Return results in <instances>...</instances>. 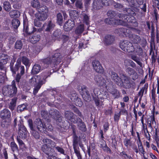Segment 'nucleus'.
I'll return each instance as SVG.
<instances>
[{
  "mask_svg": "<svg viewBox=\"0 0 159 159\" xmlns=\"http://www.w3.org/2000/svg\"><path fill=\"white\" fill-rule=\"evenodd\" d=\"M130 4L136 7H139V5L143 3V0H127Z\"/></svg>",
  "mask_w": 159,
  "mask_h": 159,
  "instance_id": "21",
  "label": "nucleus"
},
{
  "mask_svg": "<svg viewBox=\"0 0 159 159\" xmlns=\"http://www.w3.org/2000/svg\"><path fill=\"white\" fill-rule=\"evenodd\" d=\"M148 123L149 124V126L151 127L152 125L154 123H155V117L154 114H153L152 117L151 118V121H148Z\"/></svg>",
  "mask_w": 159,
  "mask_h": 159,
  "instance_id": "50",
  "label": "nucleus"
},
{
  "mask_svg": "<svg viewBox=\"0 0 159 159\" xmlns=\"http://www.w3.org/2000/svg\"><path fill=\"white\" fill-rule=\"evenodd\" d=\"M22 62L24 65L26 67L29 66L30 65V62L29 59L26 57H23L22 58Z\"/></svg>",
  "mask_w": 159,
  "mask_h": 159,
  "instance_id": "43",
  "label": "nucleus"
},
{
  "mask_svg": "<svg viewBox=\"0 0 159 159\" xmlns=\"http://www.w3.org/2000/svg\"><path fill=\"white\" fill-rule=\"evenodd\" d=\"M61 58L60 54L59 53H56L52 57H48L43 59L42 61L47 65L50 64L52 62L55 64H57L61 62Z\"/></svg>",
  "mask_w": 159,
  "mask_h": 159,
  "instance_id": "6",
  "label": "nucleus"
},
{
  "mask_svg": "<svg viewBox=\"0 0 159 159\" xmlns=\"http://www.w3.org/2000/svg\"><path fill=\"white\" fill-rule=\"evenodd\" d=\"M19 69L20 73L19 74L21 75H23L25 73V68L23 66H20L19 68Z\"/></svg>",
  "mask_w": 159,
  "mask_h": 159,
  "instance_id": "53",
  "label": "nucleus"
},
{
  "mask_svg": "<svg viewBox=\"0 0 159 159\" xmlns=\"http://www.w3.org/2000/svg\"><path fill=\"white\" fill-rule=\"evenodd\" d=\"M102 7V3L99 0H95L93 3V8L94 10L100 9Z\"/></svg>",
  "mask_w": 159,
  "mask_h": 159,
  "instance_id": "24",
  "label": "nucleus"
},
{
  "mask_svg": "<svg viewBox=\"0 0 159 159\" xmlns=\"http://www.w3.org/2000/svg\"><path fill=\"white\" fill-rule=\"evenodd\" d=\"M137 143L138 147V149L139 153H141V154L143 155L144 158H145L144 156L145 151L143 148L142 143L140 139V138H138V140H137Z\"/></svg>",
  "mask_w": 159,
  "mask_h": 159,
  "instance_id": "22",
  "label": "nucleus"
},
{
  "mask_svg": "<svg viewBox=\"0 0 159 159\" xmlns=\"http://www.w3.org/2000/svg\"><path fill=\"white\" fill-rule=\"evenodd\" d=\"M146 5L145 3H143L141 5H139V7L140 8L142 9L145 12L146 11Z\"/></svg>",
  "mask_w": 159,
  "mask_h": 159,
  "instance_id": "61",
  "label": "nucleus"
},
{
  "mask_svg": "<svg viewBox=\"0 0 159 159\" xmlns=\"http://www.w3.org/2000/svg\"><path fill=\"white\" fill-rule=\"evenodd\" d=\"M49 115L51 117L56 120L57 124L61 127L62 122L59 112L56 110L52 109L49 111Z\"/></svg>",
  "mask_w": 159,
  "mask_h": 159,
  "instance_id": "9",
  "label": "nucleus"
},
{
  "mask_svg": "<svg viewBox=\"0 0 159 159\" xmlns=\"http://www.w3.org/2000/svg\"><path fill=\"white\" fill-rule=\"evenodd\" d=\"M70 97L72 101L74 102H75V101L78 98V97L75 93H74L71 95Z\"/></svg>",
  "mask_w": 159,
  "mask_h": 159,
  "instance_id": "57",
  "label": "nucleus"
},
{
  "mask_svg": "<svg viewBox=\"0 0 159 159\" xmlns=\"http://www.w3.org/2000/svg\"><path fill=\"white\" fill-rule=\"evenodd\" d=\"M17 108L18 111L21 112L26 109V106L24 104L18 106Z\"/></svg>",
  "mask_w": 159,
  "mask_h": 159,
  "instance_id": "47",
  "label": "nucleus"
},
{
  "mask_svg": "<svg viewBox=\"0 0 159 159\" xmlns=\"http://www.w3.org/2000/svg\"><path fill=\"white\" fill-rule=\"evenodd\" d=\"M75 25V24L74 21L69 20L65 24L64 28L65 31H68L71 30Z\"/></svg>",
  "mask_w": 159,
  "mask_h": 159,
  "instance_id": "17",
  "label": "nucleus"
},
{
  "mask_svg": "<svg viewBox=\"0 0 159 159\" xmlns=\"http://www.w3.org/2000/svg\"><path fill=\"white\" fill-rule=\"evenodd\" d=\"M40 39V36L39 35L34 34L30 39L31 42L33 43H35L39 41Z\"/></svg>",
  "mask_w": 159,
  "mask_h": 159,
  "instance_id": "33",
  "label": "nucleus"
},
{
  "mask_svg": "<svg viewBox=\"0 0 159 159\" xmlns=\"http://www.w3.org/2000/svg\"><path fill=\"white\" fill-rule=\"evenodd\" d=\"M114 41V37L113 36L110 35L105 36L104 41L107 45H110Z\"/></svg>",
  "mask_w": 159,
  "mask_h": 159,
  "instance_id": "19",
  "label": "nucleus"
},
{
  "mask_svg": "<svg viewBox=\"0 0 159 159\" xmlns=\"http://www.w3.org/2000/svg\"><path fill=\"white\" fill-rule=\"evenodd\" d=\"M52 147L51 146L43 145L42 146L41 149L47 155H49L52 152Z\"/></svg>",
  "mask_w": 159,
  "mask_h": 159,
  "instance_id": "23",
  "label": "nucleus"
},
{
  "mask_svg": "<svg viewBox=\"0 0 159 159\" xmlns=\"http://www.w3.org/2000/svg\"><path fill=\"white\" fill-rule=\"evenodd\" d=\"M16 99L14 98L12 99L9 105V108L11 110L14 109L15 106Z\"/></svg>",
  "mask_w": 159,
  "mask_h": 159,
  "instance_id": "41",
  "label": "nucleus"
},
{
  "mask_svg": "<svg viewBox=\"0 0 159 159\" xmlns=\"http://www.w3.org/2000/svg\"><path fill=\"white\" fill-rule=\"evenodd\" d=\"M126 71L128 73V74L131 76L132 74L134 73L135 71L134 69L131 68H128L126 69Z\"/></svg>",
  "mask_w": 159,
  "mask_h": 159,
  "instance_id": "56",
  "label": "nucleus"
},
{
  "mask_svg": "<svg viewBox=\"0 0 159 159\" xmlns=\"http://www.w3.org/2000/svg\"><path fill=\"white\" fill-rule=\"evenodd\" d=\"M126 62H128L129 63V64L128 65L129 66L130 65L133 68H134L136 66L135 64L131 60H127Z\"/></svg>",
  "mask_w": 159,
  "mask_h": 159,
  "instance_id": "60",
  "label": "nucleus"
},
{
  "mask_svg": "<svg viewBox=\"0 0 159 159\" xmlns=\"http://www.w3.org/2000/svg\"><path fill=\"white\" fill-rule=\"evenodd\" d=\"M92 66L94 70L97 73L102 74L104 70L100 62L97 60H94L92 62Z\"/></svg>",
  "mask_w": 159,
  "mask_h": 159,
  "instance_id": "14",
  "label": "nucleus"
},
{
  "mask_svg": "<svg viewBox=\"0 0 159 159\" xmlns=\"http://www.w3.org/2000/svg\"><path fill=\"white\" fill-rule=\"evenodd\" d=\"M77 120H79L78 126H79V129L82 131H85L86 130V126L84 123L80 121V118L77 119Z\"/></svg>",
  "mask_w": 159,
  "mask_h": 159,
  "instance_id": "37",
  "label": "nucleus"
},
{
  "mask_svg": "<svg viewBox=\"0 0 159 159\" xmlns=\"http://www.w3.org/2000/svg\"><path fill=\"white\" fill-rule=\"evenodd\" d=\"M115 12L113 11H109L107 12V16L109 17L105 20V22L109 25H125L127 22H132L131 20L132 18H130L129 15L123 16L121 14H119L118 16L119 18L118 20H116L113 18Z\"/></svg>",
  "mask_w": 159,
  "mask_h": 159,
  "instance_id": "1",
  "label": "nucleus"
},
{
  "mask_svg": "<svg viewBox=\"0 0 159 159\" xmlns=\"http://www.w3.org/2000/svg\"><path fill=\"white\" fill-rule=\"evenodd\" d=\"M22 75H21L19 73L16 75V80L17 82H19L20 80V79Z\"/></svg>",
  "mask_w": 159,
  "mask_h": 159,
  "instance_id": "64",
  "label": "nucleus"
},
{
  "mask_svg": "<svg viewBox=\"0 0 159 159\" xmlns=\"http://www.w3.org/2000/svg\"><path fill=\"white\" fill-rule=\"evenodd\" d=\"M6 78L5 74L0 73V85L4 82Z\"/></svg>",
  "mask_w": 159,
  "mask_h": 159,
  "instance_id": "45",
  "label": "nucleus"
},
{
  "mask_svg": "<svg viewBox=\"0 0 159 159\" xmlns=\"http://www.w3.org/2000/svg\"><path fill=\"white\" fill-rule=\"evenodd\" d=\"M10 15L11 18H17L20 15V12L17 10L11 11L9 13Z\"/></svg>",
  "mask_w": 159,
  "mask_h": 159,
  "instance_id": "27",
  "label": "nucleus"
},
{
  "mask_svg": "<svg viewBox=\"0 0 159 159\" xmlns=\"http://www.w3.org/2000/svg\"><path fill=\"white\" fill-rule=\"evenodd\" d=\"M70 16L71 18H74V19L78 17L79 14L78 12L74 10H70L69 11Z\"/></svg>",
  "mask_w": 159,
  "mask_h": 159,
  "instance_id": "35",
  "label": "nucleus"
},
{
  "mask_svg": "<svg viewBox=\"0 0 159 159\" xmlns=\"http://www.w3.org/2000/svg\"><path fill=\"white\" fill-rule=\"evenodd\" d=\"M11 147L13 152L17 150V146L14 142H12L11 143Z\"/></svg>",
  "mask_w": 159,
  "mask_h": 159,
  "instance_id": "49",
  "label": "nucleus"
},
{
  "mask_svg": "<svg viewBox=\"0 0 159 159\" xmlns=\"http://www.w3.org/2000/svg\"><path fill=\"white\" fill-rule=\"evenodd\" d=\"M54 146V147H52L54 148L55 150H56L58 152H60L61 154L64 155L65 154V151L62 148L59 146H56V143H55Z\"/></svg>",
  "mask_w": 159,
  "mask_h": 159,
  "instance_id": "36",
  "label": "nucleus"
},
{
  "mask_svg": "<svg viewBox=\"0 0 159 159\" xmlns=\"http://www.w3.org/2000/svg\"><path fill=\"white\" fill-rule=\"evenodd\" d=\"M41 69V67L39 65H34L33 67L32 70V72L34 74H36L39 72Z\"/></svg>",
  "mask_w": 159,
  "mask_h": 159,
  "instance_id": "34",
  "label": "nucleus"
},
{
  "mask_svg": "<svg viewBox=\"0 0 159 159\" xmlns=\"http://www.w3.org/2000/svg\"><path fill=\"white\" fill-rule=\"evenodd\" d=\"M15 61H12L10 64V68L11 71L14 74L16 73V71L19 70V68L21 64V60L18 59L16 64L14 66Z\"/></svg>",
  "mask_w": 159,
  "mask_h": 159,
  "instance_id": "15",
  "label": "nucleus"
},
{
  "mask_svg": "<svg viewBox=\"0 0 159 159\" xmlns=\"http://www.w3.org/2000/svg\"><path fill=\"white\" fill-rule=\"evenodd\" d=\"M74 102L77 106L80 107L82 105V103L80 98H78Z\"/></svg>",
  "mask_w": 159,
  "mask_h": 159,
  "instance_id": "54",
  "label": "nucleus"
},
{
  "mask_svg": "<svg viewBox=\"0 0 159 159\" xmlns=\"http://www.w3.org/2000/svg\"><path fill=\"white\" fill-rule=\"evenodd\" d=\"M19 137L22 139H25L27 135V131L25 127L23 125L19 126Z\"/></svg>",
  "mask_w": 159,
  "mask_h": 159,
  "instance_id": "16",
  "label": "nucleus"
},
{
  "mask_svg": "<svg viewBox=\"0 0 159 159\" xmlns=\"http://www.w3.org/2000/svg\"><path fill=\"white\" fill-rule=\"evenodd\" d=\"M28 122L29 126L31 130L30 132L32 135L35 139H39L40 137L39 133L36 131V129L33 127V125L32 120L29 119L28 120Z\"/></svg>",
  "mask_w": 159,
  "mask_h": 159,
  "instance_id": "12",
  "label": "nucleus"
},
{
  "mask_svg": "<svg viewBox=\"0 0 159 159\" xmlns=\"http://www.w3.org/2000/svg\"><path fill=\"white\" fill-rule=\"evenodd\" d=\"M22 43L20 41H17L15 44V48L16 49H20L22 48Z\"/></svg>",
  "mask_w": 159,
  "mask_h": 159,
  "instance_id": "46",
  "label": "nucleus"
},
{
  "mask_svg": "<svg viewBox=\"0 0 159 159\" xmlns=\"http://www.w3.org/2000/svg\"><path fill=\"white\" fill-rule=\"evenodd\" d=\"M111 77L113 80L118 85H119L120 83L121 82V80H123L122 77L121 79L119 77L117 74L115 72H112L111 73Z\"/></svg>",
  "mask_w": 159,
  "mask_h": 159,
  "instance_id": "20",
  "label": "nucleus"
},
{
  "mask_svg": "<svg viewBox=\"0 0 159 159\" xmlns=\"http://www.w3.org/2000/svg\"><path fill=\"white\" fill-rule=\"evenodd\" d=\"M78 89L83 98L86 101L89 102L91 100L90 95L87 90V88L85 86H79Z\"/></svg>",
  "mask_w": 159,
  "mask_h": 159,
  "instance_id": "10",
  "label": "nucleus"
},
{
  "mask_svg": "<svg viewBox=\"0 0 159 159\" xmlns=\"http://www.w3.org/2000/svg\"><path fill=\"white\" fill-rule=\"evenodd\" d=\"M81 17L83 19V21L86 24H88L89 22V17L85 13L84 11L82 12L81 15Z\"/></svg>",
  "mask_w": 159,
  "mask_h": 159,
  "instance_id": "32",
  "label": "nucleus"
},
{
  "mask_svg": "<svg viewBox=\"0 0 159 159\" xmlns=\"http://www.w3.org/2000/svg\"><path fill=\"white\" fill-rule=\"evenodd\" d=\"M84 25L81 24L78 26L75 30V33L77 34H81L84 30Z\"/></svg>",
  "mask_w": 159,
  "mask_h": 159,
  "instance_id": "29",
  "label": "nucleus"
},
{
  "mask_svg": "<svg viewBox=\"0 0 159 159\" xmlns=\"http://www.w3.org/2000/svg\"><path fill=\"white\" fill-rule=\"evenodd\" d=\"M98 144L100 147H105L106 146L105 141L102 139H101L99 142Z\"/></svg>",
  "mask_w": 159,
  "mask_h": 159,
  "instance_id": "51",
  "label": "nucleus"
},
{
  "mask_svg": "<svg viewBox=\"0 0 159 159\" xmlns=\"http://www.w3.org/2000/svg\"><path fill=\"white\" fill-rule=\"evenodd\" d=\"M114 6L115 8L117 9V10L120 11L121 9L123 7L122 5L117 2H115L114 4Z\"/></svg>",
  "mask_w": 159,
  "mask_h": 159,
  "instance_id": "48",
  "label": "nucleus"
},
{
  "mask_svg": "<svg viewBox=\"0 0 159 159\" xmlns=\"http://www.w3.org/2000/svg\"><path fill=\"white\" fill-rule=\"evenodd\" d=\"M57 22L60 25H61L63 23V17L60 13H58L57 15Z\"/></svg>",
  "mask_w": 159,
  "mask_h": 159,
  "instance_id": "42",
  "label": "nucleus"
},
{
  "mask_svg": "<svg viewBox=\"0 0 159 159\" xmlns=\"http://www.w3.org/2000/svg\"><path fill=\"white\" fill-rule=\"evenodd\" d=\"M37 11L38 12L35 14L36 19L42 21L47 19L48 15V9L46 6H43L38 8Z\"/></svg>",
  "mask_w": 159,
  "mask_h": 159,
  "instance_id": "4",
  "label": "nucleus"
},
{
  "mask_svg": "<svg viewBox=\"0 0 159 159\" xmlns=\"http://www.w3.org/2000/svg\"><path fill=\"white\" fill-rule=\"evenodd\" d=\"M102 5L108 6L111 1V0H101Z\"/></svg>",
  "mask_w": 159,
  "mask_h": 159,
  "instance_id": "58",
  "label": "nucleus"
},
{
  "mask_svg": "<svg viewBox=\"0 0 159 159\" xmlns=\"http://www.w3.org/2000/svg\"><path fill=\"white\" fill-rule=\"evenodd\" d=\"M95 81L97 84L99 86H104L108 89L111 87V83L110 82L109 80L108 79L106 80L101 76H96Z\"/></svg>",
  "mask_w": 159,
  "mask_h": 159,
  "instance_id": "7",
  "label": "nucleus"
},
{
  "mask_svg": "<svg viewBox=\"0 0 159 159\" xmlns=\"http://www.w3.org/2000/svg\"><path fill=\"white\" fill-rule=\"evenodd\" d=\"M46 77V76H43L42 75H35L29 80V82L31 85H34L37 84L34 89L33 93L34 95L37 93L42 85L45 83V79Z\"/></svg>",
  "mask_w": 159,
  "mask_h": 159,
  "instance_id": "2",
  "label": "nucleus"
},
{
  "mask_svg": "<svg viewBox=\"0 0 159 159\" xmlns=\"http://www.w3.org/2000/svg\"><path fill=\"white\" fill-rule=\"evenodd\" d=\"M33 125V127L39 131L41 132H45V127L40 119H36Z\"/></svg>",
  "mask_w": 159,
  "mask_h": 159,
  "instance_id": "13",
  "label": "nucleus"
},
{
  "mask_svg": "<svg viewBox=\"0 0 159 159\" xmlns=\"http://www.w3.org/2000/svg\"><path fill=\"white\" fill-rule=\"evenodd\" d=\"M32 6L34 8L37 9V11L38 8L41 7L42 6H41L38 0H33L31 2Z\"/></svg>",
  "mask_w": 159,
  "mask_h": 159,
  "instance_id": "28",
  "label": "nucleus"
},
{
  "mask_svg": "<svg viewBox=\"0 0 159 159\" xmlns=\"http://www.w3.org/2000/svg\"><path fill=\"white\" fill-rule=\"evenodd\" d=\"M3 8L4 10L7 11H9L11 8V6L9 2L6 1L3 3Z\"/></svg>",
  "mask_w": 159,
  "mask_h": 159,
  "instance_id": "39",
  "label": "nucleus"
},
{
  "mask_svg": "<svg viewBox=\"0 0 159 159\" xmlns=\"http://www.w3.org/2000/svg\"><path fill=\"white\" fill-rule=\"evenodd\" d=\"M65 113L66 117L70 121L75 123L77 122L75 120L76 116L72 112L69 111H66Z\"/></svg>",
  "mask_w": 159,
  "mask_h": 159,
  "instance_id": "18",
  "label": "nucleus"
},
{
  "mask_svg": "<svg viewBox=\"0 0 159 159\" xmlns=\"http://www.w3.org/2000/svg\"><path fill=\"white\" fill-rule=\"evenodd\" d=\"M75 142L74 141L73 144V148L74 150V152L76 154L78 159H82L79 150V148H78L76 147L75 144Z\"/></svg>",
  "mask_w": 159,
  "mask_h": 159,
  "instance_id": "30",
  "label": "nucleus"
},
{
  "mask_svg": "<svg viewBox=\"0 0 159 159\" xmlns=\"http://www.w3.org/2000/svg\"><path fill=\"white\" fill-rule=\"evenodd\" d=\"M45 127V130L47 129L48 130L51 131L53 129V127L50 124H48L44 126Z\"/></svg>",
  "mask_w": 159,
  "mask_h": 159,
  "instance_id": "59",
  "label": "nucleus"
},
{
  "mask_svg": "<svg viewBox=\"0 0 159 159\" xmlns=\"http://www.w3.org/2000/svg\"><path fill=\"white\" fill-rule=\"evenodd\" d=\"M40 20H39L37 19H35L34 22V25L38 27L40 26L41 25V23L40 22Z\"/></svg>",
  "mask_w": 159,
  "mask_h": 159,
  "instance_id": "55",
  "label": "nucleus"
},
{
  "mask_svg": "<svg viewBox=\"0 0 159 159\" xmlns=\"http://www.w3.org/2000/svg\"><path fill=\"white\" fill-rule=\"evenodd\" d=\"M61 34V31L60 30H57L53 33V36L57 38H60Z\"/></svg>",
  "mask_w": 159,
  "mask_h": 159,
  "instance_id": "44",
  "label": "nucleus"
},
{
  "mask_svg": "<svg viewBox=\"0 0 159 159\" xmlns=\"http://www.w3.org/2000/svg\"><path fill=\"white\" fill-rule=\"evenodd\" d=\"M131 41L134 43H139L141 40L140 37L137 35H134L131 38Z\"/></svg>",
  "mask_w": 159,
  "mask_h": 159,
  "instance_id": "31",
  "label": "nucleus"
},
{
  "mask_svg": "<svg viewBox=\"0 0 159 159\" xmlns=\"http://www.w3.org/2000/svg\"><path fill=\"white\" fill-rule=\"evenodd\" d=\"M130 141L129 139H125L124 142L125 145L126 147L128 146L129 145V144L130 143Z\"/></svg>",
  "mask_w": 159,
  "mask_h": 159,
  "instance_id": "63",
  "label": "nucleus"
},
{
  "mask_svg": "<svg viewBox=\"0 0 159 159\" xmlns=\"http://www.w3.org/2000/svg\"><path fill=\"white\" fill-rule=\"evenodd\" d=\"M43 142L44 144L43 145L51 146V147H54L55 142L52 140L47 139H43Z\"/></svg>",
  "mask_w": 159,
  "mask_h": 159,
  "instance_id": "25",
  "label": "nucleus"
},
{
  "mask_svg": "<svg viewBox=\"0 0 159 159\" xmlns=\"http://www.w3.org/2000/svg\"><path fill=\"white\" fill-rule=\"evenodd\" d=\"M131 58L135 61L141 67L142 66L143 64L140 61L139 59L136 56L132 55L131 56Z\"/></svg>",
  "mask_w": 159,
  "mask_h": 159,
  "instance_id": "38",
  "label": "nucleus"
},
{
  "mask_svg": "<svg viewBox=\"0 0 159 159\" xmlns=\"http://www.w3.org/2000/svg\"><path fill=\"white\" fill-rule=\"evenodd\" d=\"M75 5L76 7L79 8H81L83 7V4L80 1H77Z\"/></svg>",
  "mask_w": 159,
  "mask_h": 159,
  "instance_id": "52",
  "label": "nucleus"
},
{
  "mask_svg": "<svg viewBox=\"0 0 159 159\" xmlns=\"http://www.w3.org/2000/svg\"><path fill=\"white\" fill-rule=\"evenodd\" d=\"M20 21L17 19H14L12 20V24L15 29H17L20 25Z\"/></svg>",
  "mask_w": 159,
  "mask_h": 159,
  "instance_id": "40",
  "label": "nucleus"
},
{
  "mask_svg": "<svg viewBox=\"0 0 159 159\" xmlns=\"http://www.w3.org/2000/svg\"><path fill=\"white\" fill-rule=\"evenodd\" d=\"M120 46V48L125 52H130L134 50V48L132 44L128 41L125 40L121 42Z\"/></svg>",
  "mask_w": 159,
  "mask_h": 159,
  "instance_id": "8",
  "label": "nucleus"
},
{
  "mask_svg": "<svg viewBox=\"0 0 159 159\" xmlns=\"http://www.w3.org/2000/svg\"><path fill=\"white\" fill-rule=\"evenodd\" d=\"M2 92L3 95L6 96L15 94L17 92V88L16 86L15 81L13 80L12 81L11 85L4 86L2 89Z\"/></svg>",
  "mask_w": 159,
  "mask_h": 159,
  "instance_id": "5",
  "label": "nucleus"
},
{
  "mask_svg": "<svg viewBox=\"0 0 159 159\" xmlns=\"http://www.w3.org/2000/svg\"><path fill=\"white\" fill-rule=\"evenodd\" d=\"M11 112L8 109H4L0 111V117L2 119L1 125L6 127L11 123Z\"/></svg>",
  "mask_w": 159,
  "mask_h": 159,
  "instance_id": "3",
  "label": "nucleus"
},
{
  "mask_svg": "<svg viewBox=\"0 0 159 159\" xmlns=\"http://www.w3.org/2000/svg\"><path fill=\"white\" fill-rule=\"evenodd\" d=\"M46 26V28L45 31L47 32H51L53 30V28L55 26V25L52 21H49L48 22Z\"/></svg>",
  "mask_w": 159,
  "mask_h": 159,
  "instance_id": "26",
  "label": "nucleus"
},
{
  "mask_svg": "<svg viewBox=\"0 0 159 159\" xmlns=\"http://www.w3.org/2000/svg\"><path fill=\"white\" fill-rule=\"evenodd\" d=\"M131 77L133 80H135L138 78V75L136 71H135L134 73L133 74H132V75H131Z\"/></svg>",
  "mask_w": 159,
  "mask_h": 159,
  "instance_id": "62",
  "label": "nucleus"
},
{
  "mask_svg": "<svg viewBox=\"0 0 159 159\" xmlns=\"http://www.w3.org/2000/svg\"><path fill=\"white\" fill-rule=\"evenodd\" d=\"M9 56L4 53H0V69L1 70L5 71L6 67L4 65L9 60Z\"/></svg>",
  "mask_w": 159,
  "mask_h": 159,
  "instance_id": "11",
  "label": "nucleus"
}]
</instances>
